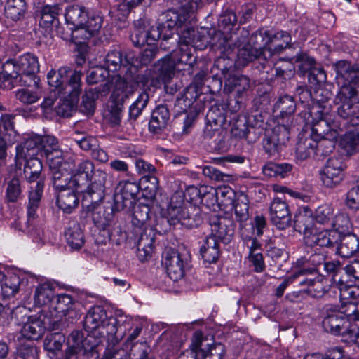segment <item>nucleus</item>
Segmentation results:
<instances>
[{
  "instance_id": "obj_27",
  "label": "nucleus",
  "mask_w": 359,
  "mask_h": 359,
  "mask_svg": "<svg viewBox=\"0 0 359 359\" xmlns=\"http://www.w3.org/2000/svg\"><path fill=\"white\" fill-rule=\"evenodd\" d=\"M250 86V79L245 76H230L225 81L224 90L227 93L236 92L237 94L236 103L239 104L241 101L243 95L249 89Z\"/></svg>"
},
{
  "instance_id": "obj_63",
  "label": "nucleus",
  "mask_w": 359,
  "mask_h": 359,
  "mask_svg": "<svg viewBox=\"0 0 359 359\" xmlns=\"http://www.w3.org/2000/svg\"><path fill=\"white\" fill-rule=\"evenodd\" d=\"M140 187L148 191L151 196L155 195L158 187V180L154 173L144 175L140 180Z\"/></svg>"
},
{
  "instance_id": "obj_31",
  "label": "nucleus",
  "mask_w": 359,
  "mask_h": 359,
  "mask_svg": "<svg viewBox=\"0 0 359 359\" xmlns=\"http://www.w3.org/2000/svg\"><path fill=\"white\" fill-rule=\"evenodd\" d=\"M231 133L239 138H245L250 142H255L258 139V133H253L248 124L245 115H239L236 119L232 128Z\"/></svg>"
},
{
  "instance_id": "obj_19",
  "label": "nucleus",
  "mask_w": 359,
  "mask_h": 359,
  "mask_svg": "<svg viewBox=\"0 0 359 359\" xmlns=\"http://www.w3.org/2000/svg\"><path fill=\"white\" fill-rule=\"evenodd\" d=\"M184 255L175 250H169L165 257L164 264L166 271L173 281L183 278L184 274Z\"/></svg>"
},
{
  "instance_id": "obj_57",
  "label": "nucleus",
  "mask_w": 359,
  "mask_h": 359,
  "mask_svg": "<svg viewBox=\"0 0 359 359\" xmlns=\"http://www.w3.org/2000/svg\"><path fill=\"white\" fill-rule=\"evenodd\" d=\"M20 284V278L16 276L6 278L1 286L2 295L6 298L15 296L19 291Z\"/></svg>"
},
{
  "instance_id": "obj_7",
  "label": "nucleus",
  "mask_w": 359,
  "mask_h": 359,
  "mask_svg": "<svg viewBox=\"0 0 359 359\" xmlns=\"http://www.w3.org/2000/svg\"><path fill=\"white\" fill-rule=\"evenodd\" d=\"M107 177V173L100 168H97L94 171L93 175L88 180L90 184L83 192L81 201L82 207L90 210L94 204H97V202H102L104 198Z\"/></svg>"
},
{
  "instance_id": "obj_61",
  "label": "nucleus",
  "mask_w": 359,
  "mask_h": 359,
  "mask_svg": "<svg viewBox=\"0 0 359 359\" xmlns=\"http://www.w3.org/2000/svg\"><path fill=\"white\" fill-rule=\"evenodd\" d=\"M40 93L38 90H31L28 88H21L15 92V97L20 102L31 104L37 102L40 98Z\"/></svg>"
},
{
  "instance_id": "obj_37",
  "label": "nucleus",
  "mask_w": 359,
  "mask_h": 359,
  "mask_svg": "<svg viewBox=\"0 0 359 359\" xmlns=\"http://www.w3.org/2000/svg\"><path fill=\"white\" fill-rule=\"evenodd\" d=\"M104 67L109 72H116L128 69L129 62L126 58L123 59L122 53L116 50L109 51L104 59Z\"/></svg>"
},
{
  "instance_id": "obj_1",
  "label": "nucleus",
  "mask_w": 359,
  "mask_h": 359,
  "mask_svg": "<svg viewBox=\"0 0 359 359\" xmlns=\"http://www.w3.org/2000/svg\"><path fill=\"white\" fill-rule=\"evenodd\" d=\"M337 115L328 114L320 104H314L310 110V116L325 122L333 131H344L353 127L354 119L359 118V102L354 99V91L351 87L341 86L334 99Z\"/></svg>"
},
{
  "instance_id": "obj_17",
  "label": "nucleus",
  "mask_w": 359,
  "mask_h": 359,
  "mask_svg": "<svg viewBox=\"0 0 359 359\" xmlns=\"http://www.w3.org/2000/svg\"><path fill=\"white\" fill-rule=\"evenodd\" d=\"M348 319L336 307L329 305L325 308L322 325L326 332L338 335L344 326L348 325Z\"/></svg>"
},
{
  "instance_id": "obj_3",
  "label": "nucleus",
  "mask_w": 359,
  "mask_h": 359,
  "mask_svg": "<svg viewBox=\"0 0 359 359\" xmlns=\"http://www.w3.org/2000/svg\"><path fill=\"white\" fill-rule=\"evenodd\" d=\"M68 72L67 67H61L57 71L50 70L47 74V79L55 94L64 99L62 107L66 106L72 109L77 104L81 93L82 72L74 70L67 79Z\"/></svg>"
},
{
  "instance_id": "obj_43",
  "label": "nucleus",
  "mask_w": 359,
  "mask_h": 359,
  "mask_svg": "<svg viewBox=\"0 0 359 359\" xmlns=\"http://www.w3.org/2000/svg\"><path fill=\"white\" fill-rule=\"evenodd\" d=\"M325 261V253L321 251H316L314 253L309 255V257L304 256L298 259L296 262V265L299 267V269H314L315 273H317L316 268L319 266L323 265Z\"/></svg>"
},
{
  "instance_id": "obj_23",
  "label": "nucleus",
  "mask_w": 359,
  "mask_h": 359,
  "mask_svg": "<svg viewBox=\"0 0 359 359\" xmlns=\"http://www.w3.org/2000/svg\"><path fill=\"white\" fill-rule=\"evenodd\" d=\"M208 123L203 130L204 139L212 140L219 137V129L224 122V116L217 107L210 109L206 115Z\"/></svg>"
},
{
  "instance_id": "obj_51",
  "label": "nucleus",
  "mask_w": 359,
  "mask_h": 359,
  "mask_svg": "<svg viewBox=\"0 0 359 359\" xmlns=\"http://www.w3.org/2000/svg\"><path fill=\"white\" fill-rule=\"evenodd\" d=\"M248 199L245 195L238 196L231 207L234 208L236 219L240 223L247 221L249 218Z\"/></svg>"
},
{
  "instance_id": "obj_33",
  "label": "nucleus",
  "mask_w": 359,
  "mask_h": 359,
  "mask_svg": "<svg viewBox=\"0 0 359 359\" xmlns=\"http://www.w3.org/2000/svg\"><path fill=\"white\" fill-rule=\"evenodd\" d=\"M17 86H20L19 74L14 71V66L6 61L0 72V88L9 90Z\"/></svg>"
},
{
  "instance_id": "obj_8",
  "label": "nucleus",
  "mask_w": 359,
  "mask_h": 359,
  "mask_svg": "<svg viewBox=\"0 0 359 359\" xmlns=\"http://www.w3.org/2000/svg\"><path fill=\"white\" fill-rule=\"evenodd\" d=\"M313 126L309 137L304 140L300 139L297 144L296 156L301 160H305L317 154L318 140L325 134L323 128L326 126L325 122H320L311 116Z\"/></svg>"
},
{
  "instance_id": "obj_62",
  "label": "nucleus",
  "mask_w": 359,
  "mask_h": 359,
  "mask_svg": "<svg viewBox=\"0 0 359 359\" xmlns=\"http://www.w3.org/2000/svg\"><path fill=\"white\" fill-rule=\"evenodd\" d=\"M269 135L276 139L278 142L285 146L290 138L289 126L285 125L284 120H283L281 123H278V124L272 129Z\"/></svg>"
},
{
  "instance_id": "obj_10",
  "label": "nucleus",
  "mask_w": 359,
  "mask_h": 359,
  "mask_svg": "<svg viewBox=\"0 0 359 359\" xmlns=\"http://www.w3.org/2000/svg\"><path fill=\"white\" fill-rule=\"evenodd\" d=\"M346 165L340 156L330 158L320 172L323 184L327 188H334L344 180Z\"/></svg>"
},
{
  "instance_id": "obj_56",
  "label": "nucleus",
  "mask_w": 359,
  "mask_h": 359,
  "mask_svg": "<svg viewBox=\"0 0 359 359\" xmlns=\"http://www.w3.org/2000/svg\"><path fill=\"white\" fill-rule=\"evenodd\" d=\"M316 221L321 224H330L334 218V208L327 203L319 205L315 211Z\"/></svg>"
},
{
  "instance_id": "obj_35",
  "label": "nucleus",
  "mask_w": 359,
  "mask_h": 359,
  "mask_svg": "<svg viewBox=\"0 0 359 359\" xmlns=\"http://www.w3.org/2000/svg\"><path fill=\"white\" fill-rule=\"evenodd\" d=\"M57 203L64 212L71 213L79 205V198L76 194L69 189L59 190Z\"/></svg>"
},
{
  "instance_id": "obj_12",
  "label": "nucleus",
  "mask_w": 359,
  "mask_h": 359,
  "mask_svg": "<svg viewBox=\"0 0 359 359\" xmlns=\"http://www.w3.org/2000/svg\"><path fill=\"white\" fill-rule=\"evenodd\" d=\"M161 34L159 26H151L147 22L140 20L135 23L130 39L135 46H142L145 43L151 45L161 38Z\"/></svg>"
},
{
  "instance_id": "obj_42",
  "label": "nucleus",
  "mask_w": 359,
  "mask_h": 359,
  "mask_svg": "<svg viewBox=\"0 0 359 359\" xmlns=\"http://www.w3.org/2000/svg\"><path fill=\"white\" fill-rule=\"evenodd\" d=\"M26 4L24 0H6L4 13L7 18L13 21L20 20L25 12Z\"/></svg>"
},
{
  "instance_id": "obj_4",
  "label": "nucleus",
  "mask_w": 359,
  "mask_h": 359,
  "mask_svg": "<svg viewBox=\"0 0 359 359\" xmlns=\"http://www.w3.org/2000/svg\"><path fill=\"white\" fill-rule=\"evenodd\" d=\"M114 88L110 96L107 117L112 126H118L123 116L124 102L135 93L134 85L123 78L121 74L112 76Z\"/></svg>"
},
{
  "instance_id": "obj_28",
  "label": "nucleus",
  "mask_w": 359,
  "mask_h": 359,
  "mask_svg": "<svg viewBox=\"0 0 359 359\" xmlns=\"http://www.w3.org/2000/svg\"><path fill=\"white\" fill-rule=\"evenodd\" d=\"M95 170V165L90 160L81 161L73 172L72 180L74 184L77 187L85 185Z\"/></svg>"
},
{
  "instance_id": "obj_11",
  "label": "nucleus",
  "mask_w": 359,
  "mask_h": 359,
  "mask_svg": "<svg viewBox=\"0 0 359 359\" xmlns=\"http://www.w3.org/2000/svg\"><path fill=\"white\" fill-rule=\"evenodd\" d=\"M79 304L73 297L67 294H58L50 306L52 316L55 318L66 317L67 320L73 322L80 317Z\"/></svg>"
},
{
  "instance_id": "obj_58",
  "label": "nucleus",
  "mask_w": 359,
  "mask_h": 359,
  "mask_svg": "<svg viewBox=\"0 0 359 359\" xmlns=\"http://www.w3.org/2000/svg\"><path fill=\"white\" fill-rule=\"evenodd\" d=\"M109 76V69L102 66H97L89 70L86 76V82L90 85L96 84L104 81Z\"/></svg>"
},
{
  "instance_id": "obj_39",
  "label": "nucleus",
  "mask_w": 359,
  "mask_h": 359,
  "mask_svg": "<svg viewBox=\"0 0 359 359\" xmlns=\"http://www.w3.org/2000/svg\"><path fill=\"white\" fill-rule=\"evenodd\" d=\"M344 130L347 131L341 138L340 144L348 155H353L359 151V132L353 128Z\"/></svg>"
},
{
  "instance_id": "obj_49",
  "label": "nucleus",
  "mask_w": 359,
  "mask_h": 359,
  "mask_svg": "<svg viewBox=\"0 0 359 359\" xmlns=\"http://www.w3.org/2000/svg\"><path fill=\"white\" fill-rule=\"evenodd\" d=\"M330 224L339 237L347 233H351L352 224L348 216L346 214L339 213L335 215Z\"/></svg>"
},
{
  "instance_id": "obj_52",
  "label": "nucleus",
  "mask_w": 359,
  "mask_h": 359,
  "mask_svg": "<svg viewBox=\"0 0 359 359\" xmlns=\"http://www.w3.org/2000/svg\"><path fill=\"white\" fill-rule=\"evenodd\" d=\"M149 100V95L148 93L146 90L142 91L129 107V118L135 121L142 114Z\"/></svg>"
},
{
  "instance_id": "obj_34",
  "label": "nucleus",
  "mask_w": 359,
  "mask_h": 359,
  "mask_svg": "<svg viewBox=\"0 0 359 359\" xmlns=\"http://www.w3.org/2000/svg\"><path fill=\"white\" fill-rule=\"evenodd\" d=\"M325 134L318 140L317 154L327 156L334 149V140L341 131H333L332 128L327 125L323 128Z\"/></svg>"
},
{
  "instance_id": "obj_40",
  "label": "nucleus",
  "mask_w": 359,
  "mask_h": 359,
  "mask_svg": "<svg viewBox=\"0 0 359 359\" xmlns=\"http://www.w3.org/2000/svg\"><path fill=\"white\" fill-rule=\"evenodd\" d=\"M65 238L69 247L74 250L81 249L85 243L84 236L80 225L74 223L65 231Z\"/></svg>"
},
{
  "instance_id": "obj_15",
  "label": "nucleus",
  "mask_w": 359,
  "mask_h": 359,
  "mask_svg": "<svg viewBox=\"0 0 359 359\" xmlns=\"http://www.w3.org/2000/svg\"><path fill=\"white\" fill-rule=\"evenodd\" d=\"M298 280V285L306 288L304 290L313 297H320L325 292V287L323 283V278L314 269H300V277Z\"/></svg>"
},
{
  "instance_id": "obj_21",
  "label": "nucleus",
  "mask_w": 359,
  "mask_h": 359,
  "mask_svg": "<svg viewBox=\"0 0 359 359\" xmlns=\"http://www.w3.org/2000/svg\"><path fill=\"white\" fill-rule=\"evenodd\" d=\"M294 229L309 238L313 231V212L308 206L300 208L294 216Z\"/></svg>"
},
{
  "instance_id": "obj_47",
  "label": "nucleus",
  "mask_w": 359,
  "mask_h": 359,
  "mask_svg": "<svg viewBox=\"0 0 359 359\" xmlns=\"http://www.w3.org/2000/svg\"><path fill=\"white\" fill-rule=\"evenodd\" d=\"M150 208L144 204H139L133 213V229L148 228L147 223L149 219Z\"/></svg>"
},
{
  "instance_id": "obj_22",
  "label": "nucleus",
  "mask_w": 359,
  "mask_h": 359,
  "mask_svg": "<svg viewBox=\"0 0 359 359\" xmlns=\"http://www.w3.org/2000/svg\"><path fill=\"white\" fill-rule=\"evenodd\" d=\"M106 311L100 306L92 307L86 315L83 325L88 332H98L107 320Z\"/></svg>"
},
{
  "instance_id": "obj_50",
  "label": "nucleus",
  "mask_w": 359,
  "mask_h": 359,
  "mask_svg": "<svg viewBox=\"0 0 359 359\" xmlns=\"http://www.w3.org/2000/svg\"><path fill=\"white\" fill-rule=\"evenodd\" d=\"M276 111H279L282 121L285 116H290L296 110V103L292 96L280 97L275 106Z\"/></svg>"
},
{
  "instance_id": "obj_18",
  "label": "nucleus",
  "mask_w": 359,
  "mask_h": 359,
  "mask_svg": "<svg viewBox=\"0 0 359 359\" xmlns=\"http://www.w3.org/2000/svg\"><path fill=\"white\" fill-rule=\"evenodd\" d=\"M270 216L272 223L280 229H285L290 225L291 215L285 201L275 198L270 205Z\"/></svg>"
},
{
  "instance_id": "obj_54",
  "label": "nucleus",
  "mask_w": 359,
  "mask_h": 359,
  "mask_svg": "<svg viewBox=\"0 0 359 359\" xmlns=\"http://www.w3.org/2000/svg\"><path fill=\"white\" fill-rule=\"evenodd\" d=\"M218 205L222 208H228L233 205L236 199L235 191L228 186L219 187L216 189Z\"/></svg>"
},
{
  "instance_id": "obj_24",
  "label": "nucleus",
  "mask_w": 359,
  "mask_h": 359,
  "mask_svg": "<svg viewBox=\"0 0 359 359\" xmlns=\"http://www.w3.org/2000/svg\"><path fill=\"white\" fill-rule=\"evenodd\" d=\"M170 118V111L166 104L158 105L152 111L149 123L151 132L160 133L168 125Z\"/></svg>"
},
{
  "instance_id": "obj_46",
  "label": "nucleus",
  "mask_w": 359,
  "mask_h": 359,
  "mask_svg": "<svg viewBox=\"0 0 359 359\" xmlns=\"http://www.w3.org/2000/svg\"><path fill=\"white\" fill-rule=\"evenodd\" d=\"M189 191L201 199V202L208 207L214 206L216 203L218 205V198L216 189L210 187H202L198 189L196 187H191Z\"/></svg>"
},
{
  "instance_id": "obj_48",
  "label": "nucleus",
  "mask_w": 359,
  "mask_h": 359,
  "mask_svg": "<svg viewBox=\"0 0 359 359\" xmlns=\"http://www.w3.org/2000/svg\"><path fill=\"white\" fill-rule=\"evenodd\" d=\"M170 54L177 65L182 64L192 66L196 61V57L193 55L190 46L179 45V48Z\"/></svg>"
},
{
  "instance_id": "obj_6",
  "label": "nucleus",
  "mask_w": 359,
  "mask_h": 359,
  "mask_svg": "<svg viewBox=\"0 0 359 359\" xmlns=\"http://www.w3.org/2000/svg\"><path fill=\"white\" fill-rule=\"evenodd\" d=\"M7 62L14 66V71L19 74L20 86L38 87L40 79L36 74L39 71V64L36 56L27 53L17 60H8Z\"/></svg>"
},
{
  "instance_id": "obj_64",
  "label": "nucleus",
  "mask_w": 359,
  "mask_h": 359,
  "mask_svg": "<svg viewBox=\"0 0 359 359\" xmlns=\"http://www.w3.org/2000/svg\"><path fill=\"white\" fill-rule=\"evenodd\" d=\"M196 98L197 93L195 87L189 86L184 90V93L181 95V97H178L177 98V102L179 105L183 104L184 107H181V108L186 109V108L192 105Z\"/></svg>"
},
{
  "instance_id": "obj_5",
  "label": "nucleus",
  "mask_w": 359,
  "mask_h": 359,
  "mask_svg": "<svg viewBox=\"0 0 359 359\" xmlns=\"http://www.w3.org/2000/svg\"><path fill=\"white\" fill-rule=\"evenodd\" d=\"M165 217L170 226H175L180 224L188 229L197 227L203 222L201 215L196 213L192 217L189 211V208L184 205L182 198L180 196L178 200L177 196H173L171 198Z\"/></svg>"
},
{
  "instance_id": "obj_16",
  "label": "nucleus",
  "mask_w": 359,
  "mask_h": 359,
  "mask_svg": "<svg viewBox=\"0 0 359 359\" xmlns=\"http://www.w3.org/2000/svg\"><path fill=\"white\" fill-rule=\"evenodd\" d=\"M101 203L97 202V204H94L90 210L85 207L82 208L86 216L91 217L97 226L104 229L113 220L114 212L116 210L110 202L106 203L104 205H102Z\"/></svg>"
},
{
  "instance_id": "obj_60",
  "label": "nucleus",
  "mask_w": 359,
  "mask_h": 359,
  "mask_svg": "<svg viewBox=\"0 0 359 359\" xmlns=\"http://www.w3.org/2000/svg\"><path fill=\"white\" fill-rule=\"evenodd\" d=\"M41 149L44 151L46 156L60 154L62 151L57 140L51 135L41 137Z\"/></svg>"
},
{
  "instance_id": "obj_29",
  "label": "nucleus",
  "mask_w": 359,
  "mask_h": 359,
  "mask_svg": "<svg viewBox=\"0 0 359 359\" xmlns=\"http://www.w3.org/2000/svg\"><path fill=\"white\" fill-rule=\"evenodd\" d=\"M290 36L286 32H280L269 37V43H266L264 56L281 53L290 43Z\"/></svg>"
},
{
  "instance_id": "obj_25",
  "label": "nucleus",
  "mask_w": 359,
  "mask_h": 359,
  "mask_svg": "<svg viewBox=\"0 0 359 359\" xmlns=\"http://www.w3.org/2000/svg\"><path fill=\"white\" fill-rule=\"evenodd\" d=\"M337 253L344 258H349L359 252V239L353 233L339 236Z\"/></svg>"
},
{
  "instance_id": "obj_2",
  "label": "nucleus",
  "mask_w": 359,
  "mask_h": 359,
  "mask_svg": "<svg viewBox=\"0 0 359 359\" xmlns=\"http://www.w3.org/2000/svg\"><path fill=\"white\" fill-rule=\"evenodd\" d=\"M178 10H168L163 14L165 22L163 27L171 32L173 29L178 31L179 45L191 46L196 32L190 25L196 20L195 12L203 6L202 0H172Z\"/></svg>"
},
{
  "instance_id": "obj_30",
  "label": "nucleus",
  "mask_w": 359,
  "mask_h": 359,
  "mask_svg": "<svg viewBox=\"0 0 359 359\" xmlns=\"http://www.w3.org/2000/svg\"><path fill=\"white\" fill-rule=\"evenodd\" d=\"M43 170V165L41 160L36 157H31L26 161L24 168V174L27 180L32 183L36 182H42L43 187H44V177L41 175Z\"/></svg>"
},
{
  "instance_id": "obj_53",
  "label": "nucleus",
  "mask_w": 359,
  "mask_h": 359,
  "mask_svg": "<svg viewBox=\"0 0 359 359\" xmlns=\"http://www.w3.org/2000/svg\"><path fill=\"white\" fill-rule=\"evenodd\" d=\"M65 342V337L62 333H50L46 337L43 346L47 351L56 353L61 351Z\"/></svg>"
},
{
  "instance_id": "obj_44",
  "label": "nucleus",
  "mask_w": 359,
  "mask_h": 359,
  "mask_svg": "<svg viewBox=\"0 0 359 359\" xmlns=\"http://www.w3.org/2000/svg\"><path fill=\"white\" fill-rule=\"evenodd\" d=\"M87 13L83 6L73 5L69 6L65 13V20L68 24L81 26L86 22Z\"/></svg>"
},
{
  "instance_id": "obj_55",
  "label": "nucleus",
  "mask_w": 359,
  "mask_h": 359,
  "mask_svg": "<svg viewBox=\"0 0 359 359\" xmlns=\"http://www.w3.org/2000/svg\"><path fill=\"white\" fill-rule=\"evenodd\" d=\"M84 334L79 330L73 331L68 338L69 348L66 351V358L70 359L74 354L81 353V345L84 340Z\"/></svg>"
},
{
  "instance_id": "obj_9",
  "label": "nucleus",
  "mask_w": 359,
  "mask_h": 359,
  "mask_svg": "<svg viewBox=\"0 0 359 359\" xmlns=\"http://www.w3.org/2000/svg\"><path fill=\"white\" fill-rule=\"evenodd\" d=\"M140 188L136 182H121L114 196V204L116 211H131L136 203Z\"/></svg>"
},
{
  "instance_id": "obj_14",
  "label": "nucleus",
  "mask_w": 359,
  "mask_h": 359,
  "mask_svg": "<svg viewBox=\"0 0 359 359\" xmlns=\"http://www.w3.org/2000/svg\"><path fill=\"white\" fill-rule=\"evenodd\" d=\"M209 224L211 227L210 236L225 244L231 241L235 232L234 222L231 219L214 215L210 217Z\"/></svg>"
},
{
  "instance_id": "obj_38",
  "label": "nucleus",
  "mask_w": 359,
  "mask_h": 359,
  "mask_svg": "<svg viewBox=\"0 0 359 359\" xmlns=\"http://www.w3.org/2000/svg\"><path fill=\"white\" fill-rule=\"evenodd\" d=\"M177 64L170 54L158 60L155 68L159 74V77L164 83H168L175 74Z\"/></svg>"
},
{
  "instance_id": "obj_59",
  "label": "nucleus",
  "mask_w": 359,
  "mask_h": 359,
  "mask_svg": "<svg viewBox=\"0 0 359 359\" xmlns=\"http://www.w3.org/2000/svg\"><path fill=\"white\" fill-rule=\"evenodd\" d=\"M61 8L59 4L45 5L41 10V24L48 25L52 24L57 18Z\"/></svg>"
},
{
  "instance_id": "obj_41",
  "label": "nucleus",
  "mask_w": 359,
  "mask_h": 359,
  "mask_svg": "<svg viewBox=\"0 0 359 359\" xmlns=\"http://www.w3.org/2000/svg\"><path fill=\"white\" fill-rule=\"evenodd\" d=\"M307 243H315L321 247H333L334 244L337 243L339 236L335 231H323L317 233H313L308 238Z\"/></svg>"
},
{
  "instance_id": "obj_26",
  "label": "nucleus",
  "mask_w": 359,
  "mask_h": 359,
  "mask_svg": "<svg viewBox=\"0 0 359 359\" xmlns=\"http://www.w3.org/2000/svg\"><path fill=\"white\" fill-rule=\"evenodd\" d=\"M199 252L204 262L215 263L220 255L218 241L214 236H205L201 243Z\"/></svg>"
},
{
  "instance_id": "obj_45",
  "label": "nucleus",
  "mask_w": 359,
  "mask_h": 359,
  "mask_svg": "<svg viewBox=\"0 0 359 359\" xmlns=\"http://www.w3.org/2000/svg\"><path fill=\"white\" fill-rule=\"evenodd\" d=\"M34 303L39 306H42L48 303L51 304L54 300V290L49 284L39 285L35 290L34 295Z\"/></svg>"
},
{
  "instance_id": "obj_20",
  "label": "nucleus",
  "mask_w": 359,
  "mask_h": 359,
  "mask_svg": "<svg viewBox=\"0 0 359 359\" xmlns=\"http://www.w3.org/2000/svg\"><path fill=\"white\" fill-rule=\"evenodd\" d=\"M335 69L337 79L343 80L342 85L359 84V63L341 60L336 63Z\"/></svg>"
},
{
  "instance_id": "obj_36",
  "label": "nucleus",
  "mask_w": 359,
  "mask_h": 359,
  "mask_svg": "<svg viewBox=\"0 0 359 359\" xmlns=\"http://www.w3.org/2000/svg\"><path fill=\"white\" fill-rule=\"evenodd\" d=\"M45 332L43 321L34 316L21 328L22 335L28 339L38 340L41 339Z\"/></svg>"
},
{
  "instance_id": "obj_32",
  "label": "nucleus",
  "mask_w": 359,
  "mask_h": 359,
  "mask_svg": "<svg viewBox=\"0 0 359 359\" xmlns=\"http://www.w3.org/2000/svg\"><path fill=\"white\" fill-rule=\"evenodd\" d=\"M42 182H39L35 185L34 189L31 188L29 194V201L27 205V222L31 224L37 217V210L39 208L42 194H43Z\"/></svg>"
},
{
  "instance_id": "obj_13",
  "label": "nucleus",
  "mask_w": 359,
  "mask_h": 359,
  "mask_svg": "<svg viewBox=\"0 0 359 359\" xmlns=\"http://www.w3.org/2000/svg\"><path fill=\"white\" fill-rule=\"evenodd\" d=\"M134 243L137 247V255L141 262L147 260L154 252V233L151 228L133 229Z\"/></svg>"
}]
</instances>
